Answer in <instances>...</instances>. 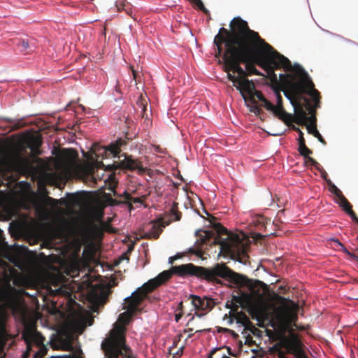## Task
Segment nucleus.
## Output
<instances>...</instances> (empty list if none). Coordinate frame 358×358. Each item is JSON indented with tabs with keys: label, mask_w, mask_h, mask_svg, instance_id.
<instances>
[{
	"label": "nucleus",
	"mask_w": 358,
	"mask_h": 358,
	"mask_svg": "<svg viewBox=\"0 0 358 358\" xmlns=\"http://www.w3.org/2000/svg\"><path fill=\"white\" fill-rule=\"evenodd\" d=\"M173 175L176 177L178 179L182 180L184 179L182 176L180 175V172L178 169L173 170Z\"/></svg>",
	"instance_id": "39"
},
{
	"label": "nucleus",
	"mask_w": 358,
	"mask_h": 358,
	"mask_svg": "<svg viewBox=\"0 0 358 358\" xmlns=\"http://www.w3.org/2000/svg\"><path fill=\"white\" fill-rule=\"evenodd\" d=\"M202 267L192 264H182L171 267L170 271H164L155 278L150 279L141 287L131 292L124 298L125 303L122 308L125 311L120 314L118 322L110 333V336L101 343V347L105 351L107 358H131L132 353L130 349L124 343V325L127 324L134 313L139 310V305L146 296L155 287L159 286L168 279L172 274H176L182 278L196 276L202 278Z\"/></svg>",
	"instance_id": "2"
},
{
	"label": "nucleus",
	"mask_w": 358,
	"mask_h": 358,
	"mask_svg": "<svg viewBox=\"0 0 358 358\" xmlns=\"http://www.w3.org/2000/svg\"><path fill=\"white\" fill-rule=\"evenodd\" d=\"M34 358H37V353H35Z\"/></svg>",
	"instance_id": "57"
},
{
	"label": "nucleus",
	"mask_w": 358,
	"mask_h": 358,
	"mask_svg": "<svg viewBox=\"0 0 358 358\" xmlns=\"http://www.w3.org/2000/svg\"><path fill=\"white\" fill-rule=\"evenodd\" d=\"M171 213H172V216H173V217H174V219H175L176 220H180V218H179V217H178V215L177 213L175 211V210H174V209H171Z\"/></svg>",
	"instance_id": "41"
},
{
	"label": "nucleus",
	"mask_w": 358,
	"mask_h": 358,
	"mask_svg": "<svg viewBox=\"0 0 358 358\" xmlns=\"http://www.w3.org/2000/svg\"><path fill=\"white\" fill-rule=\"evenodd\" d=\"M299 80L289 74H280L279 80L285 96L294 107L293 120L298 124L316 123V110L320 108L321 96L308 73L300 65H295Z\"/></svg>",
	"instance_id": "3"
},
{
	"label": "nucleus",
	"mask_w": 358,
	"mask_h": 358,
	"mask_svg": "<svg viewBox=\"0 0 358 358\" xmlns=\"http://www.w3.org/2000/svg\"><path fill=\"white\" fill-rule=\"evenodd\" d=\"M233 322H236L237 325L244 328L248 327L250 324L249 318L242 311L231 310L229 312V324Z\"/></svg>",
	"instance_id": "16"
},
{
	"label": "nucleus",
	"mask_w": 358,
	"mask_h": 358,
	"mask_svg": "<svg viewBox=\"0 0 358 358\" xmlns=\"http://www.w3.org/2000/svg\"><path fill=\"white\" fill-rule=\"evenodd\" d=\"M50 343L53 348H62L71 351L69 355H52L51 358H83L80 348H73L72 346V338L71 336H66L65 338L59 336L54 341L51 340Z\"/></svg>",
	"instance_id": "11"
},
{
	"label": "nucleus",
	"mask_w": 358,
	"mask_h": 358,
	"mask_svg": "<svg viewBox=\"0 0 358 358\" xmlns=\"http://www.w3.org/2000/svg\"><path fill=\"white\" fill-rule=\"evenodd\" d=\"M118 169L136 171L141 177L148 176L150 178H153L160 176L162 174V172L158 170L144 166L139 159H134L131 155H126L124 159L120 162L108 164L105 169L115 171Z\"/></svg>",
	"instance_id": "8"
},
{
	"label": "nucleus",
	"mask_w": 358,
	"mask_h": 358,
	"mask_svg": "<svg viewBox=\"0 0 358 358\" xmlns=\"http://www.w3.org/2000/svg\"><path fill=\"white\" fill-rule=\"evenodd\" d=\"M247 52V51H244V46H243L228 53H223L224 71L236 73L238 74L237 77L240 80L248 78V73H247V70L241 66V64L245 66L246 59L248 58Z\"/></svg>",
	"instance_id": "7"
},
{
	"label": "nucleus",
	"mask_w": 358,
	"mask_h": 358,
	"mask_svg": "<svg viewBox=\"0 0 358 358\" xmlns=\"http://www.w3.org/2000/svg\"><path fill=\"white\" fill-rule=\"evenodd\" d=\"M267 62L269 64V68L264 69L270 76V78L272 82L278 83L277 75L275 73V70L283 69L285 71H294L295 74H290L295 77V80H299V76L295 69V65H299L298 64H294L293 66L291 64V62L284 55L278 52L276 50L273 48V50L271 51V53L268 54V57L267 59Z\"/></svg>",
	"instance_id": "9"
},
{
	"label": "nucleus",
	"mask_w": 358,
	"mask_h": 358,
	"mask_svg": "<svg viewBox=\"0 0 358 358\" xmlns=\"http://www.w3.org/2000/svg\"><path fill=\"white\" fill-rule=\"evenodd\" d=\"M320 177L322 178V179H327V172L323 170V169H320Z\"/></svg>",
	"instance_id": "40"
},
{
	"label": "nucleus",
	"mask_w": 358,
	"mask_h": 358,
	"mask_svg": "<svg viewBox=\"0 0 358 358\" xmlns=\"http://www.w3.org/2000/svg\"><path fill=\"white\" fill-rule=\"evenodd\" d=\"M115 180H105V182H115Z\"/></svg>",
	"instance_id": "55"
},
{
	"label": "nucleus",
	"mask_w": 358,
	"mask_h": 358,
	"mask_svg": "<svg viewBox=\"0 0 358 358\" xmlns=\"http://www.w3.org/2000/svg\"><path fill=\"white\" fill-rule=\"evenodd\" d=\"M110 152L105 147L94 143L90 150L83 153L85 160H80L74 149H63L51 159L38 158L37 166L31 164L28 158L16 152L12 160L15 170L22 175L41 176L31 179H96L93 176L96 170L105 166L102 162Z\"/></svg>",
	"instance_id": "1"
},
{
	"label": "nucleus",
	"mask_w": 358,
	"mask_h": 358,
	"mask_svg": "<svg viewBox=\"0 0 358 358\" xmlns=\"http://www.w3.org/2000/svg\"><path fill=\"white\" fill-rule=\"evenodd\" d=\"M201 331H202V330H201V329H199H199H196V332H201Z\"/></svg>",
	"instance_id": "56"
},
{
	"label": "nucleus",
	"mask_w": 358,
	"mask_h": 358,
	"mask_svg": "<svg viewBox=\"0 0 358 358\" xmlns=\"http://www.w3.org/2000/svg\"><path fill=\"white\" fill-rule=\"evenodd\" d=\"M20 183L25 185L26 184V180H20Z\"/></svg>",
	"instance_id": "53"
},
{
	"label": "nucleus",
	"mask_w": 358,
	"mask_h": 358,
	"mask_svg": "<svg viewBox=\"0 0 358 358\" xmlns=\"http://www.w3.org/2000/svg\"><path fill=\"white\" fill-rule=\"evenodd\" d=\"M23 337L25 340V342L27 344V350L26 352L23 353L22 358H27L30 350L31 343H35L37 345H40L43 343L44 338L38 331H36L31 329L25 331V332L23 334Z\"/></svg>",
	"instance_id": "15"
},
{
	"label": "nucleus",
	"mask_w": 358,
	"mask_h": 358,
	"mask_svg": "<svg viewBox=\"0 0 358 358\" xmlns=\"http://www.w3.org/2000/svg\"><path fill=\"white\" fill-rule=\"evenodd\" d=\"M124 144H126L125 140L121 138L117 139L114 145H111L110 146V154H113L115 156L117 155L121 151V146H122Z\"/></svg>",
	"instance_id": "25"
},
{
	"label": "nucleus",
	"mask_w": 358,
	"mask_h": 358,
	"mask_svg": "<svg viewBox=\"0 0 358 358\" xmlns=\"http://www.w3.org/2000/svg\"><path fill=\"white\" fill-rule=\"evenodd\" d=\"M241 252H242L243 256V257H245V251H244V250H243V249H242Z\"/></svg>",
	"instance_id": "54"
},
{
	"label": "nucleus",
	"mask_w": 358,
	"mask_h": 358,
	"mask_svg": "<svg viewBox=\"0 0 358 358\" xmlns=\"http://www.w3.org/2000/svg\"><path fill=\"white\" fill-rule=\"evenodd\" d=\"M182 301H180V302L178 303V307H179V308H180V309H181V308H182Z\"/></svg>",
	"instance_id": "51"
},
{
	"label": "nucleus",
	"mask_w": 358,
	"mask_h": 358,
	"mask_svg": "<svg viewBox=\"0 0 358 358\" xmlns=\"http://www.w3.org/2000/svg\"><path fill=\"white\" fill-rule=\"evenodd\" d=\"M306 129H307L308 132L310 134L313 135L315 138H317L320 142H321L324 145L327 144L325 140L323 138L322 135L320 134V132L317 129L316 123L307 124Z\"/></svg>",
	"instance_id": "23"
},
{
	"label": "nucleus",
	"mask_w": 358,
	"mask_h": 358,
	"mask_svg": "<svg viewBox=\"0 0 358 358\" xmlns=\"http://www.w3.org/2000/svg\"><path fill=\"white\" fill-rule=\"evenodd\" d=\"M180 317H181V314L180 313L176 314L175 320H176V322H178L179 320L180 319Z\"/></svg>",
	"instance_id": "47"
},
{
	"label": "nucleus",
	"mask_w": 358,
	"mask_h": 358,
	"mask_svg": "<svg viewBox=\"0 0 358 358\" xmlns=\"http://www.w3.org/2000/svg\"><path fill=\"white\" fill-rule=\"evenodd\" d=\"M187 253H192L198 257H201V249L195 247V245L188 248L186 250L180 252H177L174 256L169 258V263L172 264L173 261L183 257Z\"/></svg>",
	"instance_id": "18"
},
{
	"label": "nucleus",
	"mask_w": 358,
	"mask_h": 358,
	"mask_svg": "<svg viewBox=\"0 0 358 358\" xmlns=\"http://www.w3.org/2000/svg\"><path fill=\"white\" fill-rule=\"evenodd\" d=\"M146 101L145 99L142 97V96H140L138 100L136 102V105L139 108L141 109V113L142 116L143 117L146 110Z\"/></svg>",
	"instance_id": "29"
},
{
	"label": "nucleus",
	"mask_w": 358,
	"mask_h": 358,
	"mask_svg": "<svg viewBox=\"0 0 358 358\" xmlns=\"http://www.w3.org/2000/svg\"><path fill=\"white\" fill-rule=\"evenodd\" d=\"M194 320V317H192L191 321H193Z\"/></svg>",
	"instance_id": "58"
},
{
	"label": "nucleus",
	"mask_w": 358,
	"mask_h": 358,
	"mask_svg": "<svg viewBox=\"0 0 358 358\" xmlns=\"http://www.w3.org/2000/svg\"><path fill=\"white\" fill-rule=\"evenodd\" d=\"M275 94L277 99V105L273 104L271 109H267V110L271 111L276 117L283 121L285 124H289L292 120L293 117L291 114L287 113L282 105V97L280 94V91L278 89H275Z\"/></svg>",
	"instance_id": "13"
},
{
	"label": "nucleus",
	"mask_w": 358,
	"mask_h": 358,
	"mask_svg": "<svg viewBox=\"0 0 358 358\" xmlns=\"http://www.w3.org/2000/svg\"><path fill=\"white\" fill-rule=\"evenodd\" d=\"M131 71H132V75H133V77H134V78L136 80V78H137V71H136V70H134V69H133V67H131Z\"/></svg>",
	"instance_id": "44"
},
{
	"label": "nucleus",
	"mask_w": 358,
	"mask_h": 358,
	"mask_svg": "<svg viewBox=\"0 0 358 358\" xmlns=\"http://www.w3.org/2000/svg\"><path fill=\"white\" fill-rule=\"evenodd\" d=\"M124 0H118L116 4L117 8L119 11L125 10L127 13H129L128 9L125 8L126 6L124 3Z\"/></svg>",
	"instance_id": "35"
},
{
	"label": "nucleus",
	"mask_w": 358,
	"mask_h": 358,
	"mask_svg": "<svg viewBox=\"0 0 358 358\" xmlns=\"http://www.w3.org/2000/svg\"><path fill=\"white\" fill-rule=\"evenodd\" d=\"M249 96H251L252 99L257 98L258 100L262 102V106L267 110L271 109L273 108V103H271L269 101H268L263 95V94L259 91L255 90L253 91L252 94Z\"/></svg>",
	"instance_id": "20"
},
{
	"label": "nucleus",
	"mask_w": 358,
	"mask_h": 358,
	"mask_svg": "<svg viewBox=\"0 0 358 358\" xmlns=\"http://www.w3.org/2000/svg\"><path fill=\"white\" fill-rule=\"evenodd\" d=\"M272 50L273 47L259 34L244 45V51H247L248 55L245 62V69L248 73V76L252 75L263 76L255 66L257 65L264 70L268 69L269 64L267 62V59Z\"/></svg>",
	"instance_id": "6"
},
{
	"label": "nucleus",
	"mask_w": 358,
	"mask_h": 358,
	"mask_svg": "<svg viewBox=\"0 0 358 358\" xmlns=\"http://www.w3.org/2000/svg\"><path fill=\"white\" fill-rule=\"evenodd\" d=\"M325 187L328 188L329 191L334 194L336 198L342 195L341 190L332 182L331 180H327Z\"/></svg>",
	"instance_id": "27"
},
{
	"label": "nucleus",
	"mask_w": 358,
	"mask_h": 358,
	"mask_svg": "<svg viewBox=\"0 0 358 358\" xmlns=\"http://www.w3.org/2000/svg\"><path fill=\"white\" fill-rule=\"evenodd\" d=\"M189 297L192 299V303L195 309L203 308L204 300L201 299L199 296L190 294Z\"/></svg>",
	"instance_id": "26"
},
{
	"label": "nucleus",
	"mask_w": 358,
	"mask_h": 358,
	"mask_svg": "<svg viewBox=\"0 0 358 358\" xmlns=\"http://www.w3.org/2000/svg\"><path fill=\"white\" fill-rule=\"evenodd\" d=\"M227 73V78L234 83V86L236 87L240 81V78L231 74L230 71H226Z\"/></svg>",
	"instance_id": "33"
},
{
	"label": "nucleus",
	"mask_w": 358,
	"mask_h": 358,
	"mask_svg": "<svg viewBox=\"0 0 358 358\" xmlns=\"http://www.w3.org/2000/svg\"><path fill=\"white\" fill-rule=\"evenodd\" d=\"M92 217L97 222H101L103 212L101 209H93L92 211Z\"/></svg>",
	"instance_id": "30"
},
{
	"label": "nucleus",
	"mask_w": 358,
	"mask_h": 358,
	"mask_svg": "<svg viewBox=\"0 0 358 358\" xmlns=\"http://www.w3.org/2000/svg\"><path fill=\"white\" fill-rule=\"evenodd\" d=\"M218 358H229V357L224 355H222L220 356Z\"/></svg>",
	"instance_id": "52"
},
{
	"label": "nucleus",
	"mask_w": 358,
	"mask_h": 358,
	"mask_svg": "<svg viewBox=\"0 0 358 358\" xmlns=\"http://www.w3.org/2000/svg\"><path fill=\"white\" fill-rule=\"evenodd\" d=\"M341 249L342 250V251H343L345 253L349 255H351V254L350 253V252L345 248V246L343 245V247H341Z\"/></svg>",
	"instance_id": "45"
},
{
	"label": "nucleus",
	"mask_w": 358,
	"mask_h": 358,
	"mask_svg": "<svg viewBox=\"0 0 358 358\" xmlns=\"http://www.w3.org/2000/svg\"><path fill=\"white\" fill-rule=\"evenodd\" d=\"M27 147L31 150V154L34 157H38L43 154V151L41 150V146L42 145V140L41 137L37 136H31L27 140ZM25 151V148L22 145H18L15 149H13L10 153V155L8 157H4L0 159V179H19L18 178H14L13 175H15L17 177L24 176L26 178H41L39 175H22L16 169L12 164V160L14 157V155L16 152H20V155L24 157L28 158L33 165L34 167L37 166V159L38 157H36L34 159L31 160L30 157L25 156L23 152Z\"/></svg>",
	"instance_id": "5"
},
{
	"label": "nucleus",
	"mask_w": 358,
	"mask_h": 358,
	"mask_svg": "<svg viewBox=\"0 0 358 358\" xmlns=\"http://www.w3.org/2000/svg\"><path fill=\"white\" fill-rule=\"evenodd\" d=\"M17 46L20 52L23 55H27L33 52L34 50L33 45H31L28 41L20 39L17 43Z\"/></svg>",
	"instance_id": "21"
},
{
	"label": "nucleus",
	"mask_w": 358,
	"mask_h": 358,
	"mask_svg": "<svg viewBox=\"0 0 358 358\" xmlns=\"http://www.w3.org/2000/svg\"><path fill=\"white\" fill-rule=\"evenodd\" d=\"M241 304L248 306L251 312L255 315L258 320L259 317H263L266 315L265 306L262 301L256 300L254 296L250 294H243L241 296Z\"/></svg>",
	"instance_id": "12"
},
{
	"label": "nucleus",
	"mask_w": 358,
	"mask_h": 358,
	"mask_svg": "<svg viewBox=\"0 0 358 358\" xmlns=\"http://www.w3.org/2000/svg\"><path fill=\"white\" fill-rule=\"evenodd\" d=\"M335 201L345 211L350 209V206L343 195H341L335 199Z\"/></svg>",
	"instance_id": "28"
},
{
	"label": "nucleus",
	"mask_w": 358,
	"mask_h": 358,
	"mask_svg": "<svg viewBox=\"0 0 358 358\" xmlns=\"http://www.w3.org/2000/svg\"><path fill=\"white\" fill-rule=\"evenodd\" d=\"M6 317V309L3 306L0 305V344L3 342L6 337V331L4 322Z\"/></svg>",
	"instance_id": "19"
},
{
	"label": "nucleus",
	"mask_w": 358,
	"mask_h": 358,
	"mask_svg": "<svg viewBox=\"0 0 358 358\" xmlns=\"http://www.w3.org/2000/svg\"><path fill=\"white\" fill-rule=\"evenodd\" d=\"M210 358H212V357H210Z\"/></svg>",
	"instance_id": "60"
},
{
	"label": "nucleus",
	"mask_w": 358,
	"mask_h": 358,
	"mask_svg": "<svg viewBox=\"0 0 358 358\" xmlns=\"http://www.w3.org/2000/svg\"><path fill=\"white\" fill-rule=\"evenodd\" d=\"M237 262L241 264H246V262L243 260V258L241 257H238L237 259Z\"/></svg>",
	"instance_id": "46"
},
{
	"label": "nucleus",
	"mask_w": 358,
	"mask_h": 358,
	"mask_svg": "<svg viewBox=\"0 0 358 358\" xmlns=\"http://www.w3.org/2000/svg\"><path fill=\"white\" fill-rule=\"evenodd\" d=\"M195 235L196 236H199V240H197L196 242H195V245H196L198 243V242L200 241L201 243H206V241L209 239L210 238L212 237L213 236V232L210 231H208V230H205V231H203V230H196L195 231Z\"/></svg>",
	"instance_id": "24"
},
{
	"label": "nucleus",
	"mask_w": 358,
	"mask_h": 358,
	"mask_svg": "<svg viewBox=\"0 0 358 358\" xmlns=\"http://www.w3.org/2000/svg\"><path fill=\"white\" fill-rule=\"evenodd\" d=\"M292 129L296 131L299 132V148L298 151L299 154L303 156L305 159L308 160L309 163H310L312 165L315 166L317 167V165L319 164L312 157H310V155L313 153L312 150H310L306 145L305 142V138L303 137V133L301 131V129L299 127H296L295 126H293Z\"/></svg>",
	"instance_id": "14"
},
{
	"label": "nucleus",
	"mask_w": 358,
	"mask_h": 358,
	"mask_svg": "<svg viewBox=\"0 0 358 358\" xmlns=\"http://www.w3.org/2000/svg\"><path fill=\"white\" fill-rule=\"evenodd\" d=\"M330 240L334 241L340 248L343 247V244L338 239L331 238Z\"/></svg>",
	"instance_id": "42"
},
{
	"label": "nucleus",
	"mask_w": 358,
	"mask_h": 358,
	"mask_svg": "<svg viewBox=\"0 0 358 358\" xmlns=\"http://www.w3.org/2000/svg\"><path fill=\"white\" fill-rule=\"evenodd\" d=\"M38 188L42 191V187H43L45 185V182L47 180H38ZM50 182H52V184L55 183V182H57V180H50Z\"/></svg>",
	"instance_id": "38"
},
{
	"label": "nucleus",
	"mask_w": 358,
	"mask_h": 358,
	"mask_svg": "<svg viewBox=\"0 0 358 358\" xmlns=\"http://www.w3.org/2000/svg\"><path fill=\"white\" fill-rule=\"evenodd\" d=\"M106 179L110 180V179H115V173H110Z\"/></svg>",
	"instance_id": "49"
},
{
	"label": "nucleus",
	"mask_w": 358,
	"mask_h": 358,
	"mask_svg": "<svg viewBox=\"0 0 358 358\" xmlns=\"http://www.w3.org/2000/svg\"><path fill=\"white\" fill-rule=\"evenodd\" d=\"M351 217L352 220L358 223V217H356L353 211L350 209H348V210L346 212Z\"/></svg>",
	"instance_id": "37"
},
{
	"label": "nucleus",
	"mask_w": 358,
	"mask_h": 358,
	"mask_svg": "<svg viewBox=\"0 0 358 358\" xmlns=\"http://www.w3.org/2000/svg\"><path fill=\"white\" fill-rule=\"evenodd\" d=\"M45 202L52 207H56L58 205V201L56 199L48 196L45 198Z\"/></svg>",
	"instance_id": "34"
},
{
	"label": "nucleus",
	"mask_w": 358,
	"mask_h": 358,
	"mask_svg": "<svg viewBox=\"0 0 358 358\" xmlns=\"http://www.w3.org/2000/svg\"><path fill=\"white\" fill-rule=\"evenodd\" d=\"M195 315L199 319H201V318L205 317V314L204 313H201V314L195 313Z\"/></svg>",
	"instance_id": "48"
},
{
	"label": "nucleus",
	"mask_w": 358,
	"mask_h": 358,
	"mask_svg": "<svg viewBox=\"0 0 358 358\" xmlns=\"http://www.w3.org/2000/svg\"><path fill=\"white\" fill-rule=\"evenodd\" d=\"M348 42L352 45H354L355 46H358V44L355 42V41H350V40H348Z\"/></svg>",
	"instance_id": "50"
},
{
	"label": "nucleus",
	"mask_w": 358,
	"mask_h": 358,
	"mask_svg": "<svg viewBox=\"0 0 358 358\" xmlns=\"http://www.w3.org/2000/svg\"><path fill=\"white\" fill-rule=\"evenodd\" d=\"M222 249L230 250V245L228 243V239H223L220 243Z\"/></svg>",
	"instance_id": "36"
},
{
	"label": "nucleus",
	"mask_w": 358,
	"mask_h": 358,
	"mask_svg": "<svg viewBox=\"0 0 358 358\" xmlns=\"http://www.w3.org/2000/svg\"><path fill=\"white\" fill-rule=\"evenodd\" d=\"M236 88L240 91L243 98L246 100L245 93L248 95L252 94L255 89V86L252 80H250L246 78L244 80H240L238 84L236 85Z\"/></svg>",
	"instance_id": "17"
},
{
	"label": "nucleus",
	"mask_w": 358,
	"mask_h": 358,
	"mask_svg": "<svg viewBox=\"0 0 358 358\" xmlns=\"http://www.w3.org/2000/svg\"><path fill=\"white\" fill-rule=\"evenodd\" d=\"M111 192H114L113 187L111 188Z\"/></svg>",
	"instance_id": "59"
},
{
	"label": "nucleus",
	"mask_w": 358,
	"mask_h": 358,
	"mask_svg": "<svg viewBox=\"0 0 358 358\" xmlns=\"http://www.w3.org/2000/svg\"><path fill=\"white\" fill-rule=\"evenodd\" d=\"M192 3H194L199 10L207 14L209 13L208 10L206 8L201 0H189Z\"/></svg>",
	"instance_id": "32"
},
{
	"label": "nucleus",
	"mask_w": 358,
	"mask_h": 358,
	"mask_svg": "<svg viewBox=\"0 0 358 358\" xmlns=\"http://www.w3.org/2000/svg\"><path fill=\"white\" fill-rule=\"evenodd\" d=\"M229 26L230 30L220 28L214 38L213 43L217 47L216 57L244 46L259 35L258 32L250 29L248 22L240 17H234Z\"/></svg>",
	"instance_id": "4"
},
{
	"label": "nucleus",
	"mask_w": 358,
	"mask_h": 358,
	"mask_svg": "<svg viewBox=\"0 0 358 358\" xmlns=\"http://www.w3.org/2000/svg\"><path fill=\"white\" fill-rule=\"evenodd\" d=\"M151 226L154 230L152 233V236L155 238L158 237L162 227L159 222L152 223Z\"/></svg>",
	"instance_id": "31"
},
{
	"label": "nucleus",
	"mask_w": 358,
	"mask_h": 358,
	"mask_svg": "<svg viewBox=\"0 0 358 358\" xmlns=\"http://www.w3.org/2000/svg\"><path fill=\"white\" fill-rule=\"evenodd\" d=\"M202 278L213 281L217 278L231 280L237 283H245L246 278L241 275L237 274L230 270L223 264H216L210 268L202 267Z\"/></svg>",
	"instance_id": "10"
},
{
	"label": "nucleus",
	"mask_w": 358,
	"mask_h": 358,
	"mask_svg": "<svg viewBox=\"0 0 358 358\" xmlns=\"http://www.w3.org/2000/svg\"><path fill=\"white\" fill-rule=\"evenodd\" d=\"M3 120L10 124V129L8 131L20 129L21 128H23L26 125V124L22 120H14L10 118L5 117L3 118Z\"/></svg>",
	"instance_id": "22"
},
{
	"label": "nucleus",
	"mask_w": 358,
	"mask_h": 358,
	"mask_svg": "<svg viewBox=\"0 0 358 358\" xmlns=\"http://www.w3.org/2000/svg\"><path fill=\"white\" fill-rule=\"evenodd\" d=\"M88 227H89L90 229H93V230H95L97 228L96 226L94 224L91 223V222L89 223Z\"/></svg>",
	"instance_id": "43"
}]
</instances>
